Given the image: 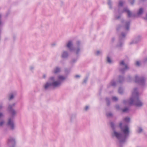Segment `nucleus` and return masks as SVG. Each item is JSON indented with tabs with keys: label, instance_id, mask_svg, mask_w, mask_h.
<instances>
[{
	"label": "nucleus",
	"instance_id": "f257e3e1",
	"mask_svg": "<svg viewBox=\"0 0 147 147\" xmlns=\"http://www.w3.org/2000/svg\"><path fill=\"white\" fill-rule=\"evenodd\" d=\"M122 123H120L119 126L121 128L122 131L123 132V134L121 135L115 131L113 130V133L112 134L113 136H115L119 141L120 143L124 142L126 137L129 135V128L127 125L122 128Z\"/></svg>",
	"mask_w": 147,
	"mask_h": 147
},
{
	"label": "nucleus",
	"instance_id": "f03ea898",
	"mask_svg": "<svg viewBox=\"0 0 147 147\" xmlns=\"http://www.w3.org/2000/svg\"><path fill=\"white\" fill-rule=\"evenodd\" d=\"M128 103L129 105L134 104L138 107L142 106L143 103L139 98L138 94L136 89H134L132 92V96L128 101Z\"/></svg>",
	"mask_w": 147,
	"mask_h": 147
},
{
	"label": "nucleus",
	"instance_id": "7ed1b4c3",
	"mask_svg": "<svg viewBox=\"0 0 147 147\" xmlns=\"http://www.w3.org/2000/svg\"><path fill=\"white\" fill-rule=\"evenodd\" d=\"M50 81L52 83V86L54 88L59 87L61 84V82L59 80H55L53 77L50 78Z\"/></svg>",
	"mask_w": 147,
	"mask_h": 147
},
{
	"label": "nucleus",
	"instance_id": "20e7f679",
	"mask_svg": "<svg viewBox=\"0 0 147 147\" xmlns=\"http://www.w3.org/2000/svg\"><path fill=\"white\" fill-rule=\"evenodd\" d=\"M120 67L121 68L120 70L121 72H123L128 69L127 66L125 64L123 61H122L120 63Z\"/></svg>",
	"mask_w": 147,
	"mask_h": 147
},
{
	"label": "nucleus",
	"instance_id": "39448f33",
	"mask_svg": "<svg viewBox=\"0 0 147 147\" xmlns=\"http://www.w3.org/2000/svg\"><path fill=\"white\" fill-rule=\"evenodd\" d=\"M7 125L10 127L11 129H14L15 126L12 119L10 118L8 119Z\"/></svg>",
	"mask_w": 147,
	"mask_h": 147
},
{
	"label": "nucleus",
	"instance_id": "423d86ee",
	"mask_svg": "<svg viewBox=\"0 0 147 147\" xmlns=\"http://www.w3.org/2000/svg\"><path fill=\"white\" fill-rule=\"evenodd\" d=\"M135 81L136 82H138L140 84H143L144 82V80L143 78H139L137 76H136Z\"/></svg>",
	"mask_w": 147,
	"mask_h": 147
},
{
	"label": "nucleus",
	"instance_id": "0eeeda50",
	"mask_svg": "<svg viewBox=\"0 0 147 147\" xmlns=\"http://www.w3.org/2000/svg\"><path fill=\"white\" fill-rule=\"evenodd\" d=\"M8 144L10 146H13L15 144V140L12 138H10L8 141Z\"/></svg>",
	"mask_w": 147,
	"mask_h": 147
},
{
	"label": "nucleus",
	"instance_id": "6e6552de",
	"mask_svg": "<svg viewBox=\"0 0 147 147\" xmlns=\"http://www.w3.org/2000/svg\"><path fill=\"white\" fill-rule=\"evenodd\" d=\"M12 106L9 105L8 108V109L9 111L10 112L12 115H14L16 114V112L12 108Z\"/></svg>",
	"mask_w": 147,
	"mask_h": 147
},
{
	"label": "nucleus",
	"instance_id": "1a4fd4ad",
	"mask_svg": "<svg viewBox=\"0 0 147 147\" xmlns=\"http://www.w3.org/2000/svg\"><path fill=\"white\" fill-rule=\"evenodd\" d=\"M51 86H52L51 82L50 80L49 82H47L44 85V88L45 89H47Z\"/></svg>",
	"mask_w": 147,
	"mask_h": 147
},
{
	"label": "nucleus",
	"instance_id": "9d476101",
	"mask_svg": "<svg viewBox=\"0 0 147 147\" xmlns=\"http://www.w3.org/2000/svg\"><path fill=\"white\" fill-rule=\"evenodd\" d=\"M124 11L127 13L128 17H130L131 16V12L129 10H128L127 8H126L124 9Z\"/></svg>",
	"mask_w": 147,
	"mask_h": 147
},
{
	"label": "nucleus",
	"instance_id": "9b49d317",
	"mask_svg": "<svg viewBox=\"0 0 147 147\" xmlns=\"http://www.w3.org/2000/svg\"><path fill=\"white\" fill-rule=\"evenodd\" d=\"M72 44L71 41H69L67 44V47L70 50L71 49V47Z\"/></svg>",
	"mask_w": 147,
	"mask_h": 147
},
{
	"label": "nucleus",
	"instance_id": "f8f14e48",
	"mask_svg": "<svg viewBox=\"0 0 147 147\" xmlns=\"http://www.w3.org/2000/svg\"><path fill=\"white\" fill-rule=\"evenodd\" d=\"M65 79V78L62 76H59L58 77V79L60 82L61 81L64 80Z\"/></svg>",
	"mask_w": 147,
	"mask_h": 147
},
{
	"label": "nucleus",
	"instance_id": "ddd939ff",
	"mask_svg": "<svg viewBox=\"0 0 147 147\" xmlns=\"http://www.w3.org/2000/svg\"><path fill=\"white\" fill-rule=\"evenodd\" d=\"M68 56V54L67 52H64L62 55V57L63 58H65Z\"/></svg>",
	"mask_w": 147,
	"mask_h": 147
},
{
	"label": "nucleus",
	"instance_id": "4468645a",
	"mask_svg": "<svg viewBox=\"0 0 147 147\" xmlns=\"http://www.w3.org/2000/svg\"><path fill=\"white\" fill-rule=\"evenodd\" d=\"M60 71V70L59 68L58 67L56 68L54 70V72L55 73H57L59 72Z\"/></svg>",
	"mask_w": 147,
	"mask_h": 147
},
{
	"label": "nucleus",
	"instance_id": "2eb2a0df",
	"mask_svg": "<svg viewBox=\"0 0 147 147\" xmlns=\"http://www.w3.org/2000/svg\"><path fill=\"white\" fill-rule=\"evenodd\" d=\"M129 23L128 22L127 23L125 24V28L126 29L128 30L129 29Z\"/></svg>",
	"mask_w": 147,
	"mask_h": 147
},
{
	"label": "nucleus",
	"instance_id": "dca6fc26",
	"mask_svg": "<svg viewBox=\"0 0 147 147\" xmlns=\"http://www.w3.org/2000/svg\"><path fill=\"white\" fill-rule=\"evenodd\" d=\"M143 12V10L142 8H140L138 12V15H141Z\"/></svg>",
	"mask_w": 147,
	"mask_h": 147
},
{
	"label": "nucleus",
	"instance_id": "f3484780",
	"mask_svg": "<svg viewBox=\"0 0 147 147\" xmlns=\"http://www.w3.org/2000/svg\"><path fill=\"white\" fill-rule=\"evenodd\" d=\"M143 131L141 127H139L137 130V132L138 133L141 132Z\"/></svg>",
	"mask_w": 147,
	"mask_h": 147
},
{
	"label": "nucleus",
	"instance_id": "a211bd4d",
	"mask_svg": "<svg viewBox=\"0 0 147 147\" xmlns=\"http://www.w3.org/2000/svg\"><path fill=\"white\" fill-rule=\"evenodd\" d=\"M14 95L12 94H11L9 96V99L10 100H11L13 98Z\"/></svg>",
	"mask_w": 147,
	"mask_h": 147
},
{
	"label": "nucleus",
	"instance_id": "6ab92c4d",
	"mask_svg": "<svg viewBox=\"0 0 147 147\" xmlns=\"http://www.w3.org/2000/svg\"><path fill=\"white\" fill-rule=\"evenodd\" d=\"M119 92L120 94H122L123 92V89L121 88H119Z\"/></svg>",
	"mask_w": 147,
	"mask_h": 147
},
{
	"label": "nucleus",
	"instance_id": "aec40b11",
	"mask_svg": "<svg viewBox=\"0 0 147 147\" xmlns=\"http://www.w3.org/2000/svg\"><path fill=\"white\" fill-rule=\"evenodd\" d=\"M124 121L126 122H128L129 121L130 119L129 118L126 117L124 119Z\"/></svg>",
	"mask_w": 147,
	"mask_h": 147
},
{
	"label": "nucleus",
	"instance_id": "412c9836",
	"mask_svg": "<svg viewBox=\"0 0 147 147\" xmlns=\"http://www.w3.org/2000/svg\"><path fill=\"white\" fill-rule=\"evenodd\" d=\"M123 2L122 1H120L119 2V6H122L123 4Z\"/></svg>",
	"mask_w": 147,
	"mask_h": 147
},
{
	"label": "nucleus",
	"instance_id": "4be33fe9",
	"mask_svg": "<svg viewBox=\"0 0 147 147\" xmlns=\"http://www.w3.org/2000/svg\"><path fill=\"white\" fill-rule=\"evenodd\" d=\"M107 62L109 63H111V59L109 57H107Z\"/></svg>",
	"mask_w": 147,
	"mask_h": 147
},
{
	"label": "nucleus",
	"instance_id": "5701e85b",
	"mask_svg": "<svg viewBox=\"0 0 147 147\" xmlns=\"http://www.w3.org/2000/svg\"><path fill=\"white\" fill-rule=\"evenodd\" d=\"M112 99L113 101H116L118 100V98L116 97H114L112 98Z\"/></svg>",
	"mask_w": 147,
	"mask_h": 147
},
{
	"label": "nucleus",
	"instance_id": "b1692460",
	"mask_svg": "<svg viewBox=\"0 0 147 147\" xmlns=\"http://www.w3.org/2000/svg\"><path fill=\"white\" fill-rule=\"evenodd\" d=\"M128 111V109L127 108H125L123 110V112H126Z\"/></svg>",
	"mask_w": 147,
	"mask_h": 147
},
{
	"label": "nucleus",
	"instance_id": "393cba45",
	"mask_svg": "<svg viewBox=\"0 0 147 147\" xmlns=\"http://www.w3.org/2000/svg\"><path fill=\"white\" fill-rule=\"evenodd\" d=\"M80 49H79V48H78L76 50V53L77 54H78V53H79V52H80Z\"/></svg>",
	"mask_w": 147,
	"mask_h": 147
},
{
	"label": "nucleus",
	"instance_id": "a878e982",
	"mask_svg": "<svg viewBox=\"0 0 147 147\" xmlns=\"http://www.w3.org/2000/svg\"><path fill=\"white\" fill-rule=\"evenodd\" d=\"M111 84L112 86H114L115 85V83L114 82H111Z\"/></svg>",
	"mask_w": 147,
	"mask_h": 147
},
{
	"label": "nucleus",
	"instance_id": "bb28decb",
	"mask_svg": "<svg viewBox=\"0 0 147 147\" xmlns=\"http://www.w3.org/2000/svg\"><path fill=\"white\" fill-rule=\"evenodd\" d=\"M129 1L132 4H133L134 2V0H129Z\"/></svg>",
	"mask_w": 147,
	"mask_h": 147
},
{
	"label": "nucleus",
	"instance_id": "cd10ccee",
	"mask_svg": "<svg viewBox=\"0 0 147 147\" xmlns=\"http://www.w3.org/2000/svg\"><path fill=\"white\" fill-rule=\"evenodd\" d=\"M136 65L137 66H139L140 65V63L138 61H137L136 62Z\"/></svg>",
	"mask_w": 147,
	"mask_h": 147
},
{
	"label": "nucleus",
	"instance_id": "c85d7f7f",
	"mask_svg": "<svg viewBox=\"0 0 147 147\" xmlns=\"http://www.w3.org/2000/svg\"><path fill=\"white\" fill-rule=\"evenodd\" d=\"M107 117H110L112 115V114L111 113H108L107 114Z\"/></svg>",
	"mask_w": 147,
	"mask_h": 147
},
{
	"label": "nucleus",
	"instance_id": "c756f323",
	"mask_svg": "<svg viewBox=\"0 0 147 147\" xmlns=\"http://www.w3.org/2000/svg\"><path fill=\"white\" fill-rule=\"evenodd\" d=\"M4 123V122L3 121H2L0 122V126H2L3 125Z\"/></svg>",
	"mask_w": 147,
	"mask_h": 147
},
{
	"label": "nucleus",
	"instance_id": "7c9ffc66",
	"mask_svg": "<svg viewBox=\"0 0 147 147\" xmlns=\"http://www.w3.org/2000/svg\"><path fill=\"white\" fill-rule=\"evenodd\" d=\"M111 127H112V128H113L114 127V124H113V123L112 122H111Z\"/></svg>",
	"mask_w": 147,
	"mask_h": 147
},
{
	"label": "nucleus",
	"instance_id": "2f4dec72",
	"mask_svg": "<svg viewBox=\"0 0 147 147\" xmlns=\"http://www.w3.org/2000/svg\"><path fill=\"white\" fill-rule=\"evenodd\" d=\"M3 114L2 113H0V118L3 117Z\"/></svg>",
	"mask_w": 147,
	"mask_h": 147
},
{
	"label": "nucleus",
	"instance_id": "473e14b6",
	"mask_svg": "<svg viewBox=\"0 0 147 147\" xmlns=\"http://www.w3.org/2000/svg\"><path fill=\"white\" fill-rule=\"evenodd\" d=\"M89 108V107L88 106H86L85 108V110L86 111Z\"/></svg>",
	"mask_w": 147,
	"mask_h": 147
},
{
	"label": "nucleus",
	"instance_id": "72a5a7b5",
	"mask_svg": "<svg viewBox=\"0 0 147 147\" xmlns=\"http://www.w3.org/2000/svg\"><path fill=\"white\" fill-rule=\"evenodd\" d=\"M125 35L124 34L122 33L121 34V38H123V37H125Z\"/></svg>",
	"mask_w": 147,
	"mask_h": 147
},
{
	"label": "nucleus",
	"instance_id": "f704fd0d",
	"mask_svg": "<svg viewBox=\"0 0 147 147\" xmlns=\"http://www.w3.org/2000/svg\"><path fill=\"white\" fill-rule=\"evenodd\" d=\"M108 4L109 6H111V2L110 1V0H109V1L108 2Z\"/></svg>",
	"mask_w": 147,
	"mask_h": 147
},
{
	"label": "nucleus",
	"instance_id": "c9c22d12",
	"mask_svg": "<svg viewBox=\"0 0 147 147\" xmlns=\"http://www.w3.org/2000/svg\"><path fill=\"white\" fill-rule=\"evenodd\" d=\"M100 53V52L99 51H97L96 52V54L97 55H98Z\"/></svg>",
	"mask_w": 147,
	"mask_h": 147
},
{
	"label": "nucleus",
	"instance_id": "e433bc0d",
	"mask_svg": "<svg viewBox=\"0 0 147 147\" xmlns=\"http://www.w3.org/2000/svg\"><path fill=\"white\" fill-rule=\"evenodd\" d=\"M87 81V78L84 81V83H86Z\"/></svg>",
	"mask_w": 147,
	"mask_h": 147
},
{
	"label": "nucleus",
	"instance_id": "4c0bfd02",
	"mask_svg": "<svg viewBox=\"0 0 147 147\" xmlns=\"http://www.w3.org/2000/svg\"><path fill=\"white\" fill-rule=\"evenodd\" d=\"M3 108V106L1 105H0V110H1Z\"/></svg>",
	"mask_w": 147,
	"mask_h": 147
},
{
	"label": "nucleus",
	"instance_id": "58836bf2",
	"mask_svg": "<svg viewBox=\"0 0 147 147\" xmlns=\"http://www.w3.org/2000/svg\"><path fill=\"white\" fill-rule=\"evenodd\" d=\"M75 77L76 78H78L80 77V76L79 75H76L75 76Z\"/></svg>",
	"mask_w": 147,
	"mask_h": 147
},
{
	"label": "nucleus",
	"instance_id": "ea45409f",
	"mask_svg": "<svg viewBox=\"0 0 147 147\" xmlns=\"http://www.w3.org/2000/svg\"><path fill=\"white\" fill-rule=\"evenodd\" d=\"M146 18H144V19L146 20H147V14H146Z\"/></svg>",
	"mask_w": 147,
	"mask_h": 147
},
{
	"label": "nucleus",
	"instance_id": "a19ab883",
	"mask_svg": "<svg viewBox=\"0 0 147 147\" xmlns=\"http://www.w3.org/2000/svg\"><path fill=\"white\" fill-rule=\"evenodd\" d=\"M33 68H34V67H30V69H33Z\"/></svg>",
	"mask_w": 147,
	"mask_h": 147
},
{
	"label": "nucleus",
	"instance_id": "79ce46f5",
	"mask_svg": "<svg viewBox=\"0 0 147 147\" xmlns=\"http://www.w3.org/2000/svg\"><path fill=\"white\" fill-rule=\"evenodd\" d=\"M45 77H46V76L45 75H44L43 76V77L45 78Z\"/></svg>",
	"mask_w": 147,
	"mask_h": 147
},
{
	"label": "nucleus",
	"instance_id": "37998d69",
	"mask_svg": "<svg viewBox=\"0 0 147 147\" xmlns=\"http://www.w3.org/2000/svg\"><path fill=\"white\" fill-rule=\"evenodd\" d=\"M116 107L117 108H119V106H117Z\"/></svg>",
	"mask_w": 147,
	"mask_h": 147
},
{
	"label": "nucleus",
	"instance_id": "c03bdc74",
	"mask_svg": "<svg viewBox=\"0 0 147 147\" xmlns=\"http://www.w3.org/2000/svg\"><path fill=\"white\" fill-rule=\"evenodd\" d=\"M119 17H117V18H116V19H119Z\"/></svg>",
	"mask_w": 147,
	"mask_h": 147
},
{
	"label": "nucleus",
	"instance_id": "a18cd8bd",
	"mask_svg": "<svg viewBox=\"0 0 147 147\" xmlns=\"http://www.w3.org/2000/svg\"><path fill=\"white\" fill-rule=\"evenodd\" d=\"M78 45H79V44H80V42H78Z\"/></svg>",
	"mask_w": 147,
	"mask_h": 147
},
{
	"label": "nucleus",
	"instance_id": "49530a36",
	"mask_svg": "<svg viewBox=\"0 0 147 147\" xmlns=\"http://www.w3.org/2000/svg\"><path fill=\"white\" fill-rule=\"evenodd\" d=\"M120 78L121 79V78H123L122 77H120Z\"/></svg>",
	"mask_w": 147,
	"mask_h": 147
},
{
	"label": "nucleus",
	"instance_id": "de8ad7c7",
	"mask_svg": "<svg viewBox=\"0 0 147 147\" xmlns=\"http://www.w3.org/2000/svg\"><path fill=\"white\" fill-rule=\"evenodd\" d=\"M123 102H124V103H125V101H123Z\"/></svg>",
	"mask_w": 147,
	"mask_h": 147
},
{
	"label": "nucleus",
	"instance_id": "09e8293b",
	"mask_svg": "<svg viewBox=\"0 0 147 147\" xmlns=\"http://www.w3.org/2000/svg\"><path fill=\"white\" fill-rule=\"evenodd\" d=\"M141 1H143L144 0H140Z\"/></svg>",
	"mask_w": 147,
	"mask_h": 147
},
{
	"label": "nucleus",
	"instance_id": "8fccbe9b",
	"mask_svg": "<svg viewBox=\"0 0 147 147\" xmlns=\"http://www.w3.org/2000/svg\"><path fill=\"white\" fill-rule=\"evenodd\" d=\"M14 105H13V106H14Z\"/></svg>",
	"mask_w": 147,
	"mask_h": 147
}]
</instances>
